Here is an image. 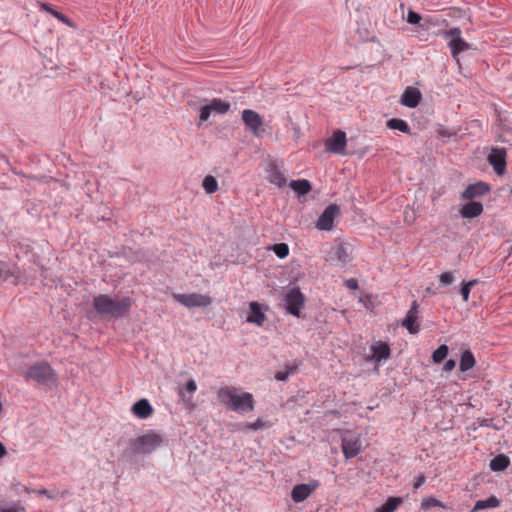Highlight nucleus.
Instances as JSON below:
<instances>
[{"mask_svg": "<svg viewBox=\"0 0 512 512\" xmlns=\"http://www.w3.org/2000/svg\"><path fill=\"white\" fill-rule=\"evenodd\" d=\"M218 401L231 411L246 413L254 410V397L249 392L239 393L238 389L231 386L221 387L217 391Z\"/></svg>", "mask_w": 512, "mask_h": 512, "instance_id": "f257e3e1", "label": "nucleus"}, {"mask_svg": "<svg viewBox=\"0 0 512 512\" xmlns=\"http://www.w3.org/2000/svg\"><path fill=\"white\" fill-rule=\"evenodd\" d=\"M132 306V299L124 297L115 299L107 294H100L93 299V307L102 316L112 318H123L129 314Z\"/></svg>", "mask_w": 512, "mask_h": 512, "instance_id": "f03ea898", "label": "nucleus"}, {"mask_svg": "<svg viewBox=\"0 0 512 512\" xmlns=\"http://www.w3.org/2000/svg\"><path fill=\"white\" fill-rule=\"evenodd\" d=\"M339 433L344 457L346 459L356 457L363 449L361 435L348 429L339 430Z\"/></svg>", "mask_w": 512, "mask_h": 512, "instance_id": "7ed1b4c3", "label": "nucleus"}, {"mask_svg": "<svg viewBox=\"0 0 512 512\" xmlns=\"http://www.w3.org/2000/svg\"><path fill=\"white\" fill-rule=\"evenodd\" d=\"M162 442L161 435L152 432L137 437L130 446L134 454H148L160 447Z\"/></svg>", "mask_w": 512, "mask_h": 512, "instance_id": "20e7f679", "label": "nucleus"}, {"mask_svg": "<svg viewBox=\"0 0 512 512\" xmlns=\"http://www.w3.org/2000/svg\"><path fill=\"white\" fill-rule=\"evenodd\" d=\"M27 380H34L38 384H47L56 381V373L47 362H38L32 365L26 372Z\"/></svg>", "mask_w": 512, "mask_h": 512, "instance_id": "39448f33", "label": "nucleus"}, {"mask_svg": "<svg viewBox=\"0 0 512 512\" xmlns=\"http://www.w3.org/2000/svg\"><path fill=\"white\" fill-rule=\"evenodd\" d=\"M230 103L220 98H213L199 109L198 126L206 122L211 115H224L230 110Z\"/></svg>", "mask_w": 512, "mask_h": 512, "instance_id": "423d86ee", "label": "nucleus"}, {"mask_svg": "<svg viewBox=\"0 0 512 512\" xmlns=\"http://www.w3.org/2000/svg\"><path fill=\"white\" fill-rule=\"evenodd\" d=\"M173 299L180 303L181 305L187 308L193 307H207L211 305L212 299L208 295H203L199 293H191V294H177L174 293L172 295Z\"/></svg>", "mask_w": 512, "mask_h": 512, "instance_id": "0eeeda50", "label": "nucleus"}, {"mask_svg": "<svg viewBox=\"0 0 512 512\" xmlns=\"http://www.w3.org/2000/svg\"><path fill=\"white\" fill-rule=\"evenodd\" d=\"M242 121L245 124V126L251 131V133L255 137H260L264 133V121L261 115L252 110V109H245L242 111Z\"/></svg>", "mask_w": 512, "mask_h": 512, "instance_id": "6e6552de", "label": "nucleus"}, {"mask_svg": "<svg viewBox=\"0 0 512 512\" xmlns=\"http://www.w3.org/2000/svg\"><path fill=\"white\" fill-rule=\"evenodd\" d=\"M305 297L299 288L290 289L285 296L286 309L288 313L299 317L300 311L304 306Z\"/></svg>", "mask_w": 512, "mask_h": 512, "instance_id": "1a4fd4ad", "label": "nucleus"}, {"mask_svg": "<svg viewBox=\"0 0 512 512\" xmlns=\"http://www.w3.org/2000/svg\"><path fill=\"white\" fill-rule=\"evenodd\" d=\"M339 214V207L336 204H330L319 216L316 227L319 230L330 231L334 226V219Z\"/></svg>", "mask_w": 512, "mask_h": 512, "instance_id": "9d476101", "label": "nucleus"}, {"mask_svg": "<svg viewBox=\"0 0 512 512\" xmlns=\"http://www.w3.org/2000/svg\"><path fill=\"white\" fill-rule=\"evenodd\" d=\"M319 487L318 480L309 483L295 485L291 491V498L295 503L306 500Z\"/></svg>", "mask_w": 512, "mask_h": 512, "instance_id": "9b49d317", "label": "nucleus"}, {"mask_svg": "<svg viewBox=\"0 0 512 512\" xmlns=\"http://www.w3.org/2000/svg\"><path fill=\"white\" fill-rule=\"evenodd\" d=\"M346 133L337 130L325 141V148L328 152L343 154L346 148Z\"/></svg>", "mask_w": 512, "mask_h": 512, "instance_id": "f8f14e48", "label": "nucleus"}, {"mask_svg": "<svg viewBox=\"0 0 512 512\" xmlns=\"http://www.w3.org/2000/svg\"><path fill=\"white\" fill-rule=\"evenodd\" d=\"M497 175H503L506 171V152L504 149L493 148L487 158Z\"/></svg>", "mask_w": 512, "mask_h": 512, "instance_id": "ddd939ff", "label": "nucleus"}, {"mask_svg": "<svg viewBox=\"0 0 512 512\" xmlns=\"http://www.w3.org/2000/svg\"><path fill=\"white\" fill-rule=\"evenodd\" d=\"M490 191V186L485 182H477L468 185L462 192L461 197L465 200H473L477 197H481Z\"/></svg>", "mask_w": 512, "mask_h": 512, "instance_id": "4468645a", "label": "nucleus"}, {"mask_svg": "<svg viewBox=\"0 0 512 512\" xmlns=\"http://www.w3.org/2000/svg\"><path fill=\"white\" fill-rule=\"evenodd\" d=\"M327 261L337 264H346L350 262L351 256L348 248L342 243L337 244L330 250Z\"/></svg>", "mask_w": 512, "mask_h": 512, "instance_id": "2eb2a0df", "label": "nucleus"}, {"mask_svg": "<svg viewBox=\"0 0 512 512\" xmlns=\"http://www.w3.org/2000/svg\"><path fill=\"white\" fill-rule=\"evenodd\" d=\"M131 412L139 419H147L152 416L154 409L150 402L143 398L133 404Z\"/></svg>", "mask_w": 512, "mask_h": 512, "instance_id": "dca6fc26", "label": "nucleus"}, {"mask_svg": "<svg viewBox=\"0 0 512 512\" xmlns=\"http://www.w3.org/2000/svg\"><path fill=\"white\" fill-rule=\"evenodd\" d=\"M422 95L421 92L414 87H407L401 96V103L409 108H415L419 105Z\"/></svg>", "mask_w": 512, "mask_h": 512, "instance_id": "f3484780", "label": "nucleus"}, {"mask_svg": "<svg viewBox=\"0 0 512 512\" xmlns=\"http://www.w3.org/2000/svg\"><path fill=\"white\" fill-rule=\"evenodd\" d=\"M483 212V205L480 202L470 201L465 204L461 210L460 214L463 218L472 219L478 217Z\"/></svg>", "mask_w": 512, "mask_h": 512, "instance_id": "a211bd4d", "label": "nucleus"}, {"mask_svg": "<svg viewBox=\"0 0 512 512\" xmlns=\"http://www.w3.org/2000/svg\"><path fill=\"white\" fill-rule=\"evenodd\" d=\"M246 320L249 323L257 324L258 326H262L265 322L266 316L257 302L250 303V312Z\"/></svg>", "mask_w": 512, "mask_h": 512, "instance_id": "6ab92c4d", "label": "nucleus"}, {"mask_svg": "<svg viewBox=\"0 0 512 512\" xmlns=\"http://www.w3.org/2000/svg\"><path fill=\"white\" fill-rule=\"evenodd\" d=\"M38 6L40 7L41 10L51 14L53 17L58 19L63 24H65V25H67V26H69L71 28H76V25L67 16H65L64 14L58 12L50 4L40 2L38 4Z\"/></svg>", "mask_w": 512, "mask_h": 512, "instance_id": "aec40b11", "label": "nucleus"}, {"mask_svg": "<svg viewBox=\"0 0 512 512\" xmlns=\"http://www.w3.org/2000/svg\"><path fill=\"white\" fill-rule=\"evenodd\" d=\"M38 6L40 7L41 10L51 14L53 17L58 19L63 24H65V25H67V26H69L71 28H76V25L67 16H65L64 14L58 12L50 4L40 2L38 4Z\"/></svg>", "mask_w": 512, "mask_h": 512, "instance_id": "412c9836", "label": "nucleus"}, {"mask_svg": "<svg viewBox=\"0 0 512 512\" xmlns=\"http://www.w3.org/2000/svg\"><path fill=\"white\" fill-rule=\"evenodd\" d=\"M268 181L278 187H283L287 179L276 165L271 164L268 170Z\"/></svg>", "mask_w": 512, "mask_h": 512, "instance_id": "4be33fe9", "label": "nucleus"}, {"mask_svg": "<svg viewBox=\"0 0 512 512\" xmlns=\"http://www.w3.org/2000/svg\"><path fill=\"white\" fill-rule=\"evenodd\" d=\"M371 350L376 361L386 360L390 357V347L387 343L376 342L372 345Z\"/></svg>", "mask_w": 512, "mask_h": 512, "instance_id": "5701e85b", "label": "nucleus"}, {"mask_svg": "<svg viewBox=\"0 0 512 512\" xmlns=\"http://www.w3.org/2000/svg\"><path fill=\"white\" fill-rule=\"evenodd\" d=\"M401 325L405 327L409 333L417 334L420 331V325L418 323V315L412 313L406 314L405 318L402 320Z\"/></svg>", "mask_w": 512, "mask_h": 512, "instance_id": "b1692460", "label": "nucleus"}, {"mask_svg": "<svg viewBox=\"0 0 512 512\" xmlns=\"http://www.w3.org/2000/svg\"><path fill=\"white\" fill-rule=\"evenodd\" d=\"M289 186L297 193L298 196H303L309 193L312 189L310 182L306 179L292 180L289 183Z\"/></svg>", "mask_w": 512, "mask_h": 512, "instance_id": "393cba45", "label": "nucleus"}, {"mask_svg": "<svg viewBox=\"0 0 512 512\" xmlns=\"http://www.w3.org/2000/svg\"><path fill=\"white\" fill-rule=\"evenodd\" d=\"M448 46L450 47L451 54L454 58L459 53L466 51L470 48V45L463 38L451 39L448 42Z\"/></svg>", "mask_w": 512, "mask_h": 512, "instance_id": "a878e982", "label": "nucleus"}, {"mask_svg": "<svg viewBox=\"0 0 512 512\" xmlns=\"http://www.w3.org/2000/svg\"><path fill=\"white\" fill-rule=\"evenodd\" d=\"M499 505H500L499 499L496 496H490L486 500H478L475 503V505L472 509V512H477V511H480L483 509H488V508H497Z\"/></svg>", "mask_w": 512, "mask_h": 512, "instance_id": "bb28decb", "label": "nucleus"}, {"mask_svg": "<svg viewBox=\"0 0 512 512\" xmlns=\"http://www.w3.org/2000/svg\"><path fill=\"white\" fill-rule=\"evenodd\" d=\"M403 500L401 497H389L386 502L378 507L374 512H394L401 504Z\"/></svg>", "mask_w": 512, "mask_h": 512, "instance_id": "cd10ccee", "label": "nucleus"}, {"mask_svg": "<svg viewBox=\"0 0 512 512\" xmlns=\"http://www.w3.org/2000/svg\"><path fill=\"white\" fill-rule=\"evenodd\" d=\"M509 464V458L506 455L500 454L490 461V468L493 471H503L509 466Z\"/></svg>", "mask_w": 512, "mask_h": 512, "instance_id": "c85d7f7f", "label": "nucleus"}, {"mask_svg": "<svg viewBox=\"0 0 512 512\" xmlns=\"http://www.w3.org/2000/svg\"><path fill=\"white\" fill-rule=\"evenodd\" d=\"M475 365V358L471 351L466 350L462 353L460 359V370L462 372L468 371Z\"/></svg>", "mask_w": 512, "mask_h": 512, "instance_id": "c756f323", "label": "nucleus"}, {"mask_svg": "<svg viewBox=\"0 0 512 512\" xmlns=\"http://www.w3.org/2000/svg\"><path fill=\"white\" fill-rule=\"evenodd\" d=\"M386 125L390 129L399 130L403 133H410L409 125L402 119L392 118L387 121Z\"/></svg>", "mask_w": 512, "mask_h": 512, "instance_id": "7c9ffc66", "label": "nucleus"}, {"mask_svg": "<svg viewBox=\"0 0 512 512\" xmlns=\"http://www.w3.org/2000/svg\"><path fill=\"white\" fill-rule=\"evenodd\" d=\"M298 372V365H288L284 371H278L275 374V379L278 381H286L290 376L295 375Z\"/></svg>", "mask_w": 512, "mask_h": 512, "instance_id": "2f4dec72", "label": "nucleus"}, {"mask_svg": "<svg viewBox=\"0 0 512 512\" xmlns=\"http://www.w3.org/2000/svg\"><path fill=\"white\" fill-rule=\"evenodd\" d=\"M202 186L207 194H212L218 190V182L212 175H207L204 178Z\"/></svg>", "mask_w": 512, "mask_h": 512, "instance_id": "473e14b6", "label": "nucleus"}, {"mask_svg": "<svg viewBox=\"0 0 512 512\" xmlns=\"http://www.w3.org/2000/svg\"><path fill=\"white\" fill-rule=\"evenodd\" d=\"M432 507H440L443 509L448 508L444 503H442L441 501H439L438 499H436L434 497H427L422 500V502H421L422 509L428 510Z\"/></svg>", "mask_w": 512, "mask_h": 512, "instance_id": "72a5a7b5", "label": "nucleus"}, {"mask_svg": "<svg viewBox=\"0 0 512 512\" xmlns=\"http://www.w3.org/2000/svg\"><path fill=\"white\" fill-rule=\"evenodd\" d=\"M271 250L276 254L277 257L280 259H284L289 254V247L286 243H278L274 244L271 247Z\"/></svg>", "mask_w": 512, "mask_h": 512, "instance_id": "f704fd0d", "label": "nucleus"}, {"mask_svg": "<svg viewBox=\"0 0 512 512\" xmlns=\"http://www.w3.org/2000/svg\"><path fill=\"white\" fill-rule=\"evenodd\" d=\"M448 354V347L446 345L439 346L432 354V360L435 363H441Z\"/></svg>", "mask_w": 512, "mask_h": 512, "instance_id": "c9c22d12", "label": "nucleus"}, {"mask_svg": "<svg viewBox=\"0 0 512 512\" xmlns=\"http://www.w3.org/2000/svg\"><path fill=\"white\" fill-rule=\"evenodd\" d=\"M477 283V280L476 279H472L468 282H463L462 283V287H461V290H460V293L462 295V298L465 302H467L469 300V295H470V291H471V288Z\"/></svg>", "mask_w": 512, "mask_h": 512, "instance_id": "e433bc0d", "label": "nucleus"}, {"mask_svg": "<svg viewBox=\"0 0 512 512\" xmlns=\"http://www.w3.org/2000/svg\"><path fill=\"white\" fill-rule=\"evenodd\" d=\"M14 276H16L15 272L5 262L0 261V279L7 281Z\"/></svg>", "mask_w": 512, "mask_h": 512, "instance_id": "4c0bfd02", "label": "nucleus"}, {"mask_svg": "<svg viewBox=\"0 0 512 512\" xmlns=\"http://www.w3.org/2000/svg\"><path fill=\"white\" fill-rule=\"evenodd\" d=\"M445 38L457 39L461 37V30L458 27L451 28L443 33Z\"/></svg>", "mask_w": 512, "mask_h": 512, "instance_id": "58836bf2", "label": "nucleus"}, {"mask_svg": "<svg viewBox=\"0 0 512 512\" xmlns=\"http://www.w3.org/2000/svg\"><path fill=\"white\" fill-rule=\"evenodd\" d=\"M439 281L442 285L448 286L453 283L454 276L451 272H444L439 276Z\"/></svg>", "mask_w": 512, "mask_h": 512, "instance_id": "ea45409f", "label": "nucleus"}, {"mask_svg": "<svg viewBox=\"0 0 512 512\" xmlns=\"http://www.w3.org/2000/svg\"><path fill=\"white\" fill-rule=\"evenodd\" d=\"M33 493H35L39 496H46L49 499H55L58 494V491H49L46 489H39V490H34Z\"/></svg>", "mask_w": 512, "mask_h": 512, "instance_id": "a19ab883", "label": "nucleus"}, {"mask_svg": "<svg viewBox=\"0 0 512 512\" xmlns=\"http://www.w3.org/2000/svg\"><path fill=\"white\" fill-rule=\"evenodd\" d=\"M421 20V16L414 12L413 10H409L407 14V21L410 24H418Z\"/></svg>", "mask_w": 512, "mask_h": 512, "instance_id": "79ce46f5", "label": "nucleus"}, {"mask_svg": "<svg viewBox=\"0 0 512 512\" xmlns=\"http://www.w3.org/2000/svg\"><path fill=\"white\" fill-rule=\"evenodd\" d=\"M24 511V508H20L17 503H13L12 505L8 507H0V512H19Z\"/></svg>", "mask_w": 512, "mask_h": 512, "instance_id": "37998d69", "label": "nucleus"}, {"mask_svg": "<svg viewBox=\"0 0 512 512\" xmlns=\"http://www.w3.org/2000/svg\"><path fill=\"white\" fill-rule=\"evenodd\" d=\"M264 427H266V424L261 419H257L255 422L247 425V428L250 430H260Z\"/></svg>", "mask_w": 512, "mask_h": 512, "instance_id": "c03bdc74", "label": "nucleus"}, {"mask_svg": "<svg viewBox=\"0 0 512 512\" xmlns=\"http://www.w3.org/2000/svg\"><path fill=\"white\" fill-rule=\"evenodd\" d=\"M455 366H456V361L449 359L448 361L445 362L443 370L446 372H450L455 368Z\"/></svg>", "mask_w": 512, "mask_h": 512, "instance_id": "a18cd8bd", "label": "nucleus"}, {"mask_svg": "<svg viewBox=\"0 0 512 512\" xmlns=\"http://www.w3.org/2000/svg\"><path fill=\"white\" fill-rule=\"evenodd\" d=\"M197 389L196 382L191 379L186 383V390L190 393H194Z\"/></svg>", "mask_w": 512, "mask_h": 512, "instance_id": "49530a36", "label": "nucleus"}, {"mask_svg": "<svg viewBox=\"0 0 512 512\" xmlns=\"http://www.w3.org/2000/svg\"><path fill=\"white\" fill-rule=\"evenodd\" d=\"M425 481H426L425 476H424V475H422V474H421V475H419V476L416 478L415 482H414V485H413L414 489H418V488H419V487H420V486H421Z\"/></svg>", "mask_w": 512, "mask_h": 512, "instance_id": "de8ad7c7", "label": "nucleus"}, {"mask_svg": "<svg viewBox=\"0 0 512 512\" xmlns=\"http://www.w3.org/2000/svg\"><path fill=\"white\" fill-rule=\"evenodd\" d=\"M346 286L349 288V289H352V290H356L358 289V282L356 279H349L346 281Z\"/></svg>", "mask_w": 512, "mask_h": 512, "instance_id": "09e8293b", "label": "nucleus"}, {"mask_svg": "<svg viewBox=\"0 0 512 512\" xmlns=\"http://www.w3.org/2000/svg\"><path fill=\"white\" fill-rule=\"evenodd\" d=\"M412 312H414V314L418 315V304H417V301H413L410 309L408 310V313H412Z\"/></svg>", "mask_w": 512, "mask_h": 512, "instance_id": "8fccbe9b", "label": "nucleus"}, {"mask_svg": "<svg viewBox=\"0 0 512 512\" xmlns=\"http://www.w3.org/2000/svg\"><path fill=\"white\" fill-rule=\"evenodd\" d=\"M7 451L5 446L0 442V458L4 457L6 455Z\"/></svg>", "mask_w": 512, "mask_h": 512, "instance_id": "3c124183", "label": "nucleus"}, {"mask_svg": "<svg viewBox=\"0 0 512 512\" xmlns=\"http://www.w3.org/2000/svg\"><path fill=\"white\" fill-rule=\"evenodd\" d=\"M21 489L26 493H33L34 490L29 489L27 486L22 485Z\"/></svg>", "mask_w": 512, "mask_h": 512, "instance_id": "603ef678", "label": "nucleus"}, {"mask_svg": "<svg viewBox=\"0 0 512 512\" xmlns=\"http://www.w3.org/2000/svg\"><path fill=\"white\" fill-rule=\"evenodd\" d=\"M21 486L22 485H20V484H15V485H13V488L18 493L20 491Z\"/></svg>", "mask_w": 512, "mask_h": 512, "instance_id": "864d4df0", "label": "nucleus"}, {"mask_svg": "<svg viewBox=\"0 0 512 512\" xmlns=\"http://www.w3.org/2000/svg\"><path fill=\"white\" fill-rule=\"evenodd\" d=\"M510 195L512 196V188L510 189Z\"/></svg>", "mask_w": 512, "mask_h": 512, "instance_id": "5fc2aeb1", "label": "nucleus"}]
</instances>
